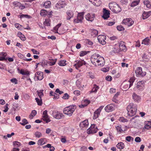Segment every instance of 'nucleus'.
<instances>
[{"label":"nucleus","mask_w":151,"mask_h":151,"mask_svg":"<svg viewBox=\"0 0 151 151\" xmlns=\"http://www.w3.org/2000/svg\"><path fill=\"white\" fill-rule=\"evenodd\" d=\"M151 124V122H148L147 124L145 125L144 128L145 129H149L150 128H151V126H150Z\"/></svg>","instance_id":"49530a36"},{"label":"nucleus","mask_w":151,"mask_h":151,"mask_svg":"<svg viewBox=\"0 0 151 151\" xmlns=\"http://www.w3.org/2000/svg\"><path fill=\"white\" fill-rule=\"evenodd\" d=\"M134 77H132L129 79V80L128 81H127V82H129V88H130L131 86L132 85L133 83V82H134Z\"/></svg>","instance_id":"c85d7f7f"},{"label":"nucleus","mask_w":151,"mask_h":151,"mask_svg":"<svg viewBox=\"0 0 151 151\" xmlns=\"http://www.w3.org/2000/svg\"><path fill=\"white\" fill-rule=\"evenodd\" d=\"M108 81H111L112 80V77L109 76H107L105 78Z\"/></svg>","instance_id":"e2e57ef3"},{"label":"nucleus","mask_w":151,"mask_h":151,"mask_svg":"<svg viewBox=\"0 0 151 151\" xmlns=\"http://www.w3.org/2000/svg\"><path fill=\"white\" fill-rule=\"evenodd\" d=\"M37 114L36 111L35 110H33L32 111L31 114L29 116V118L30 119H32L34 116Z\"/></svg>","instance_id":"473e14b6"},{"label":"nucleus","mask_w":151,"mask_h":151,"mask_svg":"<svg viewBox=\"0 0 151 151\" xmlns=\"http://www.w3.org/2000/svg\"><path fill=\"white\" fill-rule=\"evenodd\" d=\"M124 42L122 41L120 42L119 45V47L120 51H123L124 52L126 51L127 49L126 47L124 44Z\"/></svg>","instance_id":"dca6fc26"},{"label":"nucleus","mask_w":151,"mask_h":151,"mask_svg":"<svg viewBox=\"0 0 151 151\" xmlns=\"http://www.w3.org/2000/svg\"><path fill=\"white\" fill-rule=\"evenodd\" d=\"M70 97L69 96L67 93H65L64 94L62 97V98L64 99H67Z\"/></svg>","instance_id":"603ef678"},{"label":"nucleus","mask_w":151,"mask_h":151,"mask_svg":"<svg viewBox=\"0 0 151 151\" xmlns=\"http://www.w3.org/2000/svg\"><path fill=\"white\" fill-rule=\"evenodd\" d=\"M45 138H41L38 141L37 144L39 145H42L44 144L45 142Z\"/></svg>","instance_id":"bb28decb"},{"label":"nucleus","mask_w":151,"mask_h":151,"mask_svg":"<svg viewBox=\"0 0 151 151\" xmlns=\"http://www.w3.org/2000/svg\"><path fill=\"white\" fill-rule=\"evenodd\" d=\"M84 102L85 104H82L81 106H79L80 107H82L87 106L88 104H89L90 101L88 100H84Z\"/></svg>","instance_id":"e433bc0d"},{"label":"nucleus","mask_w":151,"mask_h":151,"mask_svg":"<svg viewBox=\"0 0 151 151\" xmlns=\"http://www.w3.org/2000/svg\"><path fill=\"white\" fill-rule=\"evenodd\" d=\"M106 38L105 36L102 35H99L98 37V40L99 42L102 45H104L106 44V42L105 41Z\"/></svg>","instance_id":"1a4fd4ad"},{"label":"nucleus","mask_w":151,"mask_h":151,"mask_svg":"<svg viewBox=\"0 0 151 151\" xmlns=\"http://www.w3.org/2000/svg\"><path fill=\"white\" fill-rule=\"evenodd\" d=\"M95 17V14L94 13H88L85 16V18L86 19L91 22H92Z\"/></svg>","instance_id":"9b49d317"},{"label":"nucleus","mask_w":151,"mask_h":151,"mask_svg":"<svg viewBox=\"0 0 151 151\" xmlns=\"http://www.w3.org/2000/svg\"><path fill=\"white\" fill-rule=\"evenodd\" d=\"M35 76L37 77L38 80H41L43 78V73L38 71L35 74Z\"/></svg>","instance_id":"2eb2a0df"},{"label":"nucleus","mask_w":151,"mask_h":151,"mask_svg":"<svg viewBox=\"0 0 151 151\" xmlns=\"http://www.w3.org/2000/svg\"><path fill=\"white\" fill-rule=\"evenodd\" d=\"M42 117L43 118H42V119L45 121L46 123H47L50 122V120L48 118V116L47 115V110H45L43 112Z\"/></svg>","instance_id":"f8f14e48"},{"label":"nucleus","mask_w":151,"mask_h":151,"mask_svg":"<svg viewBox=\"0 0 151 151\" xmlns=\"http://www.w3.org/2000/svg\"><path fill=\"white\" fill-rule=\"evenodd\" d=\"M132 97L134 100L137 102H139L141 100L140 97L135 93H133L132 95Z\"/></svg>","instance_id":"aec40b11"},{"label":"nucleus","mask_w":151,"mask_h":151,"mask_svg":"<svg viewBox=\"0 0 151 151\" xmlns=\"http://www.w3.org/2000/svg\"><path fill=\"white\" fill-rule=\"evenodd\" d=\"M76 64L79 65V66H81L83 64L86 65V63L83 60L82 61H79Z\"/></svg>","instance_id":"37998d69"},{"label":"nucleus","mask_w":151,"mask_h":151,"mask_svg":"<svg viewBox=\"0 0 151 151\" xmlns=\"http://www.w3.org/2000/svg\"><path fill=\"white\" fill-rule=\"evenodd\" d=\"M98 130V129H88L87 130V132L88 134H94L96 133Z\"/></svg>","instance_id":"5701e85b"},{"label":"nucleus","mask_w":151,"mask_h":151,"mask_svg":"<svg viewBox=\"0 0 151 151\" xmlns=\"http://www.w3.org/2000/svg\"><path fill=\"white\" fill-rule=\"evenodd\" d=\"M23 17H25L28 19L30 18L31 17L28 15H24L22 14L20 15V18H22Z\"/></svg>","instance_id":"6e6d98bb"},{"label":"nucleus","mask_w":151,"mask_h":151,"mask_svg":"<svg viewBox=\"0 0 151 151\" xmlns=\"http://www.w3.org/2000/svg\"><path fill=\"white\" fill-rule=\"evenodd\" d=\"M126 139L128 142H130L131 140H133V138L131 136H129L126 137Z\"/></svg>","instance_id":"3c124183"},{"label":"nucleus","mask_w":151,"mask_h":151,"mask_svg":"<svg viewBox=\"0 0 151 151\" xmlns=\"http://www.w3.org/2000/svg\"><path fill=\"white\" fill-rule=\"evenodd\" d=\"M109 7H112L114 8V12L116 13L121 12V9L120 7H119V5L117 4L115 2H112L110 3L109 4Z\"/></svg>","instance_id":"20e7f679"},{"label":"nucleus","mask_w":151,"mask_h":151,"mask_svg":"<svg viewBox=\"0 0 151 151\" xmlns=\"http://www.w3.org/2000/svg\"><path fill=\"white\" fill-rule=\"evenodd\" d=\"M10 81L14 83L15 84H17V80L15 78H14L12 79Z\"/></svg>","instance_id":"13d9d810"},{"label":"nucleus","mask_w":151,"mask_h":151,"mask_svg":"<svg viewBox=\"0 0 151 151\" xmlns=\"http://www.w3.org/2000/svg\"><path fill=\"white\" fill-rule=\"evenodd\" d=\"M22 122H20V124L24 126L25 124H28V122L25 119H24L22 121Z\"/></svg>","instance_id":"4c0bfd02"},{"label":"nucleus","mask_w":151,"mask_h":151,"mask_svg":"<svg viewBox=\"0 0 151 151\" xmlns=\"http://www.w3.org/2000/svg\"><path fill=\"white\" fill-rule=\"evenodd\" d=\"M8 106L9 104H6L4 107L5 109L3 111L4 112H6L8 111L9 109V108L8 107Z\"/></svg>","instance_id":"680f3d73"},{"label":"nucleus","mask_w":151,"mask_h":151,"mask_svg":"<svg viewBox=\"0 0 151 151\" xmlns=\"http://www.w3.org/2000/svg\"><path fill=\"white\" fill-rule=\"evenodd\" d=\"M142 59L143 61H146L148 60V58L146 54H144V55L142 57Z\"/></svg>","instance_id":"8fccbe9b"},{"label":"nucleus","mask_w":151,"mask_h":151,"mask_svg":"<svg viewBox=\"0 0 151 151\" xmlns=\"http://www.w3.org/2000/svg\"><path fill=\"white\" fill-rule=\"evenodd\" d=\"M143 3L147 8H150L151 7V3L149 1H144Z\"/></svg>","instance_id":"7c9ffc66"},{"label":"nucleus","mask_w":151,"mask_h":151,"mask_svg":"<svg viewBox=\"0 0 151 151\" xmlns=\"http://www.w3.org/2000/svg\"><path fill=\"white\" fill-rule=\"evenodd\" d=\"M13 144L14 145L17 146V147H19L20 145V143L17 141H14L13 142Z\"/></svg>","instance_id":"4d7b16f0"},{"label":"nucleus","mask_w":151,"mask_h":151,"mask_svg":"<svg viewBox=\"0 0 151 151\" xmlns=\"http://www.w3.org/2000/svg\"><path fill=\"white\" fill-rule=\"evenodd\" d=\"M116 128L117 132H121L122 131V129L121 128V125H119L116 127Z\"/></svg>","instance_id":"5fc2aeb1"},{"label":"nucleus","mask_w":151,"mask_h":151,"mask_svg":"<svg viewBox=\"0 0 151 151\" xmlns=\"http://www.w3.org/2000/svg\"><path fill=\"white\" fill-rule=\"evenodd\" d=\"M116 147L120 150L123 149L124 147V143L122 142H120L118 143L116 145Z\"/></svg>","instance_id":"393cba45"},{"label":"nucleus","mask_w":151,"mask_h":151,"mask_svg":"<svg viewBox=\"0 0 151 151\" xmlns=\"http://www.w3.org/2000/svg\"><path fill=\"white\" fill-rule=\"evenodd\" d=\"M50 20L49 19H46L44 22V24L46 26H50Z\"/></svg>","instance_id":"2f4dec72"},{"label":"nucleus","mask_w":151,"mask_h":151,"mask_svg":"<svg viewBox=\"0 0 151 151\" xmlns=\"http://www.w3.org/2000/svg\"><path fill=\"white\" fill-rule=\"evenodd\" d=\"M52 115L54 118L58 119H60L64 116L63 114L58 111H53Z\"/></svg>","instance_id":"6e6552de"},{"label":"nucleus","mask_w":151,"mask_h":151,"mask_svg":"<svg viewBox=\"0 0 151 151\" xmlns=\"http://www.w3.org/2000/svg\"><path fill=\"white\" fill-rule=\"evenodd\" d=\"M103 13L102 17L104 19H106L109 17V11L106 10L105 8L103 9Z\"/></svg>","instance_id":"ddd939ff"},{"label":"nucleus","mask_w":151,"mask_h":151,"mask_svg":"<svg viewBox=\"0 0 151 151\" xmlns=\"http://www.w3.org/2000/svg\"><path fill=\"white\" fill-rule=\"evenodd\" d=\"M20 73L23 75H29V73L28 71H25L23 70H21Z\"/></svg>","instance_id":"c03bdc74"},{"label":"nucleus","mask_w":151,"mask_h":151,"mask_svg":"<svg viewBox=\"0 0 151 151\" xmlns=\"http://www.w3.org/2000/svg\"><path fill=\"white\" fill-rule=\"evenodd\" d=\"M134 23V21L131 18H127L123 19L122 23L128 27H130Z\"/></svg>","instance_id":"423d86ee"},{"label":"nucleus","mask_w":151,"mask_h":151,"mask_svg":"<svg viewBox=\"0 0 151 151\" xmlns=\"http://www.w3.org/2000/svg\"><path fill=\"white\" fill-rule=\"evenodd\" d=\"M150 40L148 37H147L143 40L142 42V44L147 45L149 44Z\"/></svg>","instance_id":"cd10ccee"},{"label":"nucleus","mask_w":151,"mask_h":151,"mask_svg":"<svg viewBox=\"0 0 151 151\" xmlns=\"http://www.w3.org/2000/svg\"><path fill=\"white\" fill-rule=\"evenodd\" d=\"M43 90H37V94L39 96V98H41L42 96H43Z\"/></svg>","instance_id":"c9c22d12"},{"label":"nucleus","mask_w":151,"mask_h":151,"mask_svg":"<svg viewBox=\"0 0 151 151\" xmlns=\"http://www.w3.org/2000/svg\"><path fill=\"white\" fill-rule=\"evenodd\" d=\"M76 109V105H70L65 108L63 109V112L65 114L70 116L72 115Z\"/></svg>","instance_id":"7ed1b4c3"},{"label":"nucleus","mask_w":151,"mask_h":151,"mask_svg":"<svg viewBox=\"0 0 151 151\" xmlns=\"http://www.w3.org/2000/svg\"><path fill=\"white\" fill-rule=\"evenodd\" d=\"M38 105L41 106L42 104V101L41 98H39V99L36 98L35 99Z\"/></svg>","instance_id":"72a5a7b5"},{"label":"nucleus","mask_w":151,"mask_h":151,"mask_svg":"<svg viewBox=\"0 0 151 151\" xmlns=\"http://www.w3.org/2000/svg\"><path fill=\"white\" fill-rule=\"evenodd\" d=\"M116 28L117 30L119 31H122L124 30V27L121 25L117 26Z\"/></svg>","instance_id":"09e8293b"},{"label":"nucleus","mask_w":151,"mask_h":151,"mask_svg":"<svg viewBox=\"0 0 151 151\" xmlns=\"http://www.w3.org/2000/svg\"><path fill=\"white\" fill-rule=\"evenodd\" d=\"M83 13H80L78 14L77 18L74 20V22L76 23H81L83 19Z\"/></svg>","instance_id":"0eeeda50"},{"label":"nucleus","mask_w":151,"mask_h":151,"mask_svg":"<svg viewBox=\"0 0 151 151\" xmlns=\"http://www.w3.org/2000/svg\"><path fill=\"white\" fill-rule=\"evenodd\" d=\"M35 135L36 137L40 138L42 136V134L41 133L37 131L35 133Z\"/></svg>","instance_id":"58836bf2"},{"label":"nucleus","mask_w":151,"mask_h":151,"mask_svg":"<svg viewBox=\"0 0 151 151\" xmlns=\"http://www.w3.org/2000/svg\"><path fill=\"white\" fill-rule=\"evenodd\" d=\"M61 23L58 24L55 27H54V29L53 30H54L53 31L55 32V33H58V29L59 27L61 26Z\"/></svg>","instance_id":"c756f323"},{"label":"nucleus","mask_w":151,"mask_h":151,"mask_svg":"<svg viewBox=\"0 0 151 151\" xmlns=\"http://www.w3.org/2000/svg\"><path fill=\"white\" fill-rule=\"evenodd\" d=\"M15 27L19 29H20L21 27H22V25H20L18 23H16L15 24Z\"/></svg>","instance_id":"69168bd1"},{"label":"nucleus","mask_w":151,"mask_h":151,"mask_svg":"<svg viewBox=\"0 0 151 151\" xmlns=\"http://www.w3.org/2000/svg\"><path fill=\"white\" fill-rule=\"evenodd\" d=\"M51 2L50 1H48L45 2L44 4V6L45 8L49 7L51 5Z\"/></svg>","instance_id":"79ce46f5"},{"label":"nucleus","mask_w":151,"mask_h":151,"mask_svg":"<svg viewBox=\"0 0 151 151\" xmlns=\"http://www.w3.org/2000/svg\"><path fill=\"white\" fill-rule=\"evenodd\" d=\"M90 2L94 5L96 6H98L101 4V2L100 0H89Z\"/></svg>","instance_id":"6ab92c4d"},{"label":"nucleus","mask_w":151,"mask_h":151,"mask_svg":"<svg viewBox=\"0 0 151 151\" xmlns=\"http://www.w3.org/2000/svg\"><path fill=\"white\" fill-rule=\"evenodd\" d=\"M88 125V121L87 120L83 121L82 122L80 123V126L82 127H87Z\"/></svg>","instance_id":"412c9836"},{"label":"nucleus","mask_w":151,"mask_h":151,"mask_svg":"<svg viewBox=\"0 0 151 151\" xmlns=\"http://www.w3.org/2000/svg\"><path fill=\"white\" fill-rule=\"evenodd\" d=\"M53 96H54V99H58L59 98V95L55 93Z\"/></svg>","instance_id":"338daca9"},{"label":"nucleus","mask_w":151,"mask_h":151,"mask_svg":"<svg viewBox=\"0 0 151 151\" xmlns=\"http://www.w3.org/2000/svg\"><path fill=\"white\" fill-rule=\"evenodd\" d=\"M57 60V59H55L53 60V62H52L51 61H48L47 62V64L50 66H52L54 65Z\"/></svg>","instance_id":"a19ab883"},{"label":"nucleus","mask_w":151,"mask_h":151,"mask_svg":"<svg viewBox=\"0 0 151 151\" xmlns=\"http://www.w3.org/2000/svg\"><path fill=\"white\" fill-rule=\"evenodd\" d=\"M17 35L18 37H20L21 40L22 41H24L26 40V38L24 35L22 34L21 32H18L17 33Z\"/></svg>","instance_id":"b1692460"},{"label":"nucleus","mask_w":151,"mask_h":151,"mask_svg":"<svg viewBox=\"0 0 151 151\" xmlns=\"http://www.w3.org/2000/svg\"><path fill=\"white\" fill-rule=\"evenodd\" d=\"M135 73L137 77L144 76L146 74V73L142 71V68L141 67H138L135 70Z\"/></svg>","instance_id":"39448f33"},{"label":"nucleus","mask_w":151,"mask_h":151,"mask_svg":"<svg viewBox=\"0 0 151 151\" xmlns=\"http://www.w3.org/2000/svg\"><path fill=\"white\" fill-rule=\"evenodd\" d=\"M31 50L33 52V54L37 55H39L40 52L34 49H31Z\"/></svg>","instance_id":"052dcab7"},{"label":"nucleus","mask_w":151,"mask_h":151,"mask_svg":"<svg viewBox=\"0 0 151 151\" xmlns=\"http://www.w3.org/2000/svg\"><path fill=\"white\" fill-rule=\"evenodd\" d=\"M99 88V86L95 85L92 88V91H91V93L96 92L97 90Z\"/></svg>","instance_id":"f704fd0d"},{"label":"nucleus","mask_w":151,"mask_h":151,"mask_svg":"<svg viewBox=\"0 0 151 151\" xmlns=\"http://www.w3.org/2000/svg\"><path fill=\"white\" fill-rule=\"evenodd\" d=\"M128 115L129 116H133L136 115L137 111V107L134 105L133 103H130L127 107Z\"/></svg>","instance_id":"f03ea898"},{"label":"nucleus","mask_w":151,"mask_h":151,"mask_svg":"<svg viewBox=\"0 0 151 151\" xmlns=\"http://www.w3.org/2000/svg\"><path fill=\"white\" fill-rule=\"evenodd\" d=\"M47 12L45 10L42 9L40 12V14L42 16L46 17L47 15Z\"/></svg>","instance_id":"a878e982"},{"label":"nucleus","mask_w":151,"mask_h":151,"mask_svg":"<svg viewBox=\"0 0 151 151\" xmlns=\"http://www.w3.org/2000/svg\"><path fill=\"white\" fill-rule=\"evenodd\" d=\"M17 55L19 58L22 59L23 60H24V59L25 58V57L24 55L20 53H18Z\"/></svg>","instance_id":"864d4df0"},{"label":"nucleus","mask_w":151,"mask_h":151,"mask_svg":"<svg viewBox=\"0 0 151 151\" xmlns=\"http://www.w3.org/2000/svg\"><path fill=\"white\" fill-rule=\"evenodd\" d=\"M91 63L95 66H103L105 63V60L104 58L97 53L93 54L91 58Z\"/></svg>","instance_id":"f257e3e1"},{"label":"nucleus","mask_w":151,"mask_h":151,"mask_svg":"<svg viewBox=\"0 0 151 151\" xmlns=\"http://www.w3.org/2000/svg\"><path fill=\"white\" fill-rule=\"evenodd\" d=\"M65 63L66 60H61L58 63V64L60 66H64L66 65Z\"/></svg>","instance_id":"ea45409f"},{"label":"nucleus","mask_w":151,"mask_h":151,"mask_svg":"<svg viewBox=\"0 0 151 151\" xmlns=\"http://www.w3.org/2000/svg\"><path fill=\"white\" fill-rule=\"evenodd\" d=\"M104 107V106H101L98 108L94 113L93 119H96L97 118L100 114V113L102 109Z\"/></svg>","instance_id":"9d476101"},{"label":"nucleus","mask_w":151,"mask_h":151,"mask_svg":"<svg viewBox=\"0 0 151 151\" xmlns=\"http://www.w3.org/2000/svg\"><path fill=\"white\" fill-rule=\"evenodd\" d=\"M86 54L87 52L86 51H81L80 52L79 55L80 56H83L84 55H86Z\"/></svg>","instance_id":"bf43d9fd"},{"label":"nucleus","mask_w":151,"mask_h":151,"mask_svg":"<svg viewBox=\"0 0 151 151\" xmlns=\"http://www.w3.org/2000/svg\"><path fill=\"white\" fill-rule=\"evenodd\" d=\"M66 14H67L66 19L67 20H70L73 17L74 14L71 11H68L66 12Z\"/></svg>","instance_id":"f3484780"},{"label":"nucleus","mask_w":151,"mask_h":151,"mask_svg":"<svg viewBox=\"0 0 151 151\" xmlns=\"http://www.w3.org/2000/svg\"><path fill=\"white\" fill-rule=\"evenodd\" d=\"M114 109V106L112 104L107 105L105 108V110L107 112H110L113 111Z\"/></svg>","instance_id":"4468645a"},{"label":"nucleus","mask_w":151,"mask_h":151,"mask_svg":"<svg viewBox=\"0 0 151 151\" xmlns=\"http://www.w3.org/2000/svg\"><path fill=\"white\" fill-rule=\"evenodd\" d=\"M55 92L56 93H59L60 94H61L63 93V91H60L58 88H57Z\"/></svg>","instance_id":"0e129e2a"},{"label":"nucleus","mask_w":151,"mask_h":151,"mask_svg":"<svg viewBox=\"0 0 151 151\" xmlns=\"http://www.w3.org/2000/svg\"><path fill=\"white\" fill-rule=\"evenodd\" d=\"M135 141L137 142H140L141 141V139L139 137H137L135 138Z\"/></svg>","instance_id":"774afa93"},{"label":"nucleus","mask_w":151,"mask_h":151,"mask_svg":"<svg viewBox=\"0 0 151 151\" xmlns=\"http://www.w3.org/2000/svg\"><path fill=\"white\" fill-rule=\"evenodd\" d=\"M139 1H134L131 4V6L132 7L134 6L137 5L139 3Z\"/></svg>","instance_id":"a18cd8bd"},{"label":"nucleus","mask_w":151,"mask_h":151,"mask_svg":"<svg viewBox=\"0 0 151 151\" xmlns=\"http://www.w3.org/2000/svg\"><path fill=\"white\" fill-rule=\"evenodd\" d=\"M55 7L57 9H60L63 7L62 5L60 3H57L55 5Z\"/></svg>","instance_id":"de8ad7c7"},{"label":"nucleus","mask_w":151,"mask_h":151,"mask_svg":"<svg viewBox=\"0 0 151 151\" xmlns=\"http://www.w3.org/2000/svg\"><path fill=\"white\" fill-rule=\"evenodd\" d=\"M129 82H127V81L123 82L122 84L123 88L126 90V89H128L129 88Z\"/></svg>","instance_id":"4be33fe9"},{"label":"nucleus","mask_w":151,"mask_h":151,"mask_svg":"<svg viewBox=\"0 0 151 151\" xmlns=\"http://www.w3.org/2000/svg\"><path fill=\"white\" fill-rule=\"evenodd\" d=\"M151 15V12H144L142 14V17L143 19H145L148 18Z\"/></svg>","instance_id":"a211bd4d"}]
</instances>
